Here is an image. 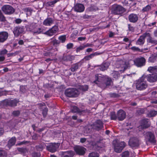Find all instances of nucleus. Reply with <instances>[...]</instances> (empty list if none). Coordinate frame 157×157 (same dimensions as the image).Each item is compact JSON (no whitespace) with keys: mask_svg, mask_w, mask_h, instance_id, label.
Here are the masks:
<instances>
[{"mask_svg":"<svg viewBox=\"0 0 157 157\" xmlns=\"http://www.w3.org/2000/svg\"><path fill=\"white\" fill-rule=\"evenodd\" d=\"M95 78V80L93 81V83L103 89L109 87L113 84L111 78L106 75H96Z\"/></svg>","mask_w":157,"mask_h":157,"instance_id":"nucleus-1","label":"nucleus"},{"mask_svg":"<svg viewBox=\"0 0 157 157\" xmlns=\"http://www.w3.org/2000/svg\"><path fill=\"white\" fill-rule=\"evenodd\" d=\"M129 61L132 60L134 63L138 67H141L144 66L145 64L146 60L143 57H141L134 59V56L129 55Z\"/></svg>","mask_w":157,"mask_h":157,"instance_id":"nucleus-2","label":"nucleus"},{"mask_svg":"<svg viewBox=\"0 0 157 157\" xmlns=\"http://www.w3.org/2000/svg\"><path fill=\"white\" fill-rule=\"evenodd\" d=\"M144 76H143L136 81V88L137 90H143L147 88L148 84L146 82L144 81Z\"/></svg>","mask_w":157,"mask_h":157,"instance_id":"nucleus-3","label":"nucleus"},{"mask_svg":"<svg viewBox=\"0 0 157 157\" xmlns=\"http://www.w3.org/2000/svg\"><path fill=\"white\" fill-rule=\"evenodd\" d=\"M125 10V9L122 6L117 4L113 5L111 8V12L115 14L121 15L124 13Z\"/></svg>","mask_w":157,"mask_h":157,"instance_id":"nucleus-4","label":"nucleus"},{"mask_svg":"<svg viewBox=\"0 0 157 157\" xmlns=\"http://www.w3.org/2000/svg\"><path fill=\"white\" fill-rule=\"evenodd\" d=\"M66 96L69 97H75L77 96L79 94L78 90L75 88H68L65 91Z\"/></svg>","mask_w":157,"mask_h":157,"instance_id":"nucleus-5","label":"nucleus"},{"mask_svg":"<svg viewBox=\"0 0 157 157\" xmlns=\"http://www.w3.org/2000/svg\"><path fill=\"white\" fill-rule=\"evenodd\" d=\"M128 144L132 148H136L139 146L140 141L138 138L132 137L130 138Z\"/></svg>","mask_w":157,"mask_h":157,"instance_id":"nucleus-6","label":"nucleus"},{"mask_svg":"<svg viewBox=\"0 0 157 157\" xmlns=\"http://www.w3.org/2000/svg\"><path fill=\"white\" fill-rule=\"evenodd\" d=\"M2 10L6 14L11 15L15 12V9L11 6L5 5L2 7Z\"/></svg>","mask_w":157,"mask_h":157,"instance_id":"nucleus-7","label":"nucleus"},{"mask_svg":"<svg viewBox=\"0 0 157 157\" xmlns=\"http://www.w3.org/2000/svg\"><path fill=\"white\" fill-rule=\"evenodd\" d=\"M126 146V144L124 141L117 143L114 145V151L117 153H120Z\"/></svg>","mask_w":157,"mask_h":157,"instance_id":"nucleus-8","label":"nucleus"},{"mask_svg":"<svg viewBox=\"0 0 157 157\" xmlns=\"http://www.w3.org/2000/svg\"><path fill=\"white\" fill-rule=\"evenodd\" d=\"M103 123L100 120H97L92 125L93 128L97 131L101 129L103 127Z\"/></svg>","mask_w":157,"mask_h":157,"instance_id":"nucleus-9","label":"nucleus"},{"mask_svg":"<svg viewBox=\"0 0 157 157\" xmlns=\"http://www.w3.org/2000/svg\"><path fill=\"white\" fill-rule=\"evenodd\" d=\"M146 139L152 143H155L156 142L154 134L151 132H146L144 135Z\"/></svg>","mask_w":157,"mask_h":157,"instance_id":"nucleus-10","label":"nucleus"},{"mask_svg":"<svg viewBox=\"0 0 157 157\" xmlns=\"http://www.w3.org/2000/svg\"><path fill=\"white\" fill-rule=\"evenodd\" d=\"M59 144L58 143H51L46 146L47 149L51 152L56 151L59 147Z\"/></svg>","mask_w":157,"mask_h":157,"instance_id":"nucleus-11","label":"nucleus"},{"mask_svg":"<svg viewBox=\"0 0 157 157\" xmlns=\"http://www.w3.org/2000/svg\"><path fill=\"white\" fill-rule=\"evenodd\" d=\"M76 153L79 155H83L85 153L86 149L83 147L77 146L74 147Z\"/></svg>","mask_w":157,"mask_h":157,"instance_id":"nucleus-12","label":"nucleus"},{"mask_svg":"<svg viewBox=\"0 0 157 157\" xmlns=\"http://www.w3.org/2000/svg\"><path fill=\"white\" fill-rule=\"evenodd\" d=\"M59 30L58 27L57 26L55 25L49 30L46 32L44 34L49 36H52L58 32Z\"/></svg>","mask_w":157,"mask_h":157,"instance_id":"nucleus-13","label":"nucleus"},{"mask_svg":"<svg viewBox=\"0 0 157 157\" xmlns=\"http://www.w3.org/2000/svg\"><path fill=\"white\" fill-rule=\"evenodd\" d=\"M24 31V28L23 27L17 26L14 28L13 32L15 36L17 37Z\"/></svg>","mask_w":157,"mask_h":157,"instance_id":"nucleus-14","label":"nucleus"},{"mask_svg":"<svg viewBox=\"0 0 157 157\" xmlns=\"http://www.w3.org/2000/svg\"><path fill=\"white\" fill-rule=\"evenodd\" d=\"M19 102L18 100L14 99L13 100L7 99L4 101V103L7 105L14 106L17 105V103Z\"/></svg>","mask_w":157,"mask_h":157,"instance_id":"nucleus-15","label":"nucleus"},{"mask_svg":"<svg viewBox=\"0 0 157 157\" xmlns=\"http://www.w3.org/2000/svg\"><path fill=\"white\" fill-rule=\"evenodd\" d=\"M150 125L149 120L147 119L142 120L141 122V125L139 126V128H148Z\"/></svg>","mask_w":157,"mask_h":157,"instance_id":"nucleus-16","label":"nucleus"},{"mask_svg":"<svg viewBox=\"0 0 157 157\" xmlns=\"http://www.w3.org/2000/svg\"><path fill=\"white\" fill-rule=\"evenodd\" d=\"M146 37V36L145 33L140 37L136 41V44L140 45H143L144 43L145 38Z\"/></svg>","mask_w":157,"mask_h":157,"instance_id":"nucleus-17","label":"nucleus"},{"mask_svg":"<svg viewBox=\"0 0 157 157\" xmlns=\"http://www.w3.org/2000/svg\"><path fill=\"white\" fill-rule=\"evenodd\" d=\"M74 9L76 12H82L84 11L85 7L82 4H77L74 6Z\"/></svg>","mask_w":157,"mask_h":157,"instance_id":"nucleus-18","label":"nucleus"},{"mask_svg":"<svg viewBox=\"0 0 157 157\" xmlns=\"http://www.w3.org/2000/svg\"><path fill=\"white\" fill-rule=\"evenodd\" d=\"M147 79L148 81L151 82H156L157 80V73L149 75L147 76Z\"/></svg>","mask_w":157,"mask_h":157,"instance_id":"nucleus-19","label":"nucleus"},{"mask_svg":"<svg viewBox=\"0 0 157 157\" xmlns=\"http://www.w3.org/2000/svg\"><path fill=\"white\" fill-rule=\"evenodd\" d=\"M117 118L119 121L123 120L125 117V112L122 110H120L117 113Z\"/></svg>","mask_w":157,"mask_h":157,"instance_id":"nucleus-20","label":"nucleus"},{"mask_svg":"<svg viewBox=\"0 0 157 157\" xmlns=\"http://www.w3.org/2000/svg\"><path fill=\"white\" fill-rule=\"evenodd\" d=\"M75 154L74 152L71 150L62 152L61 153L62 157H73Z\"/></svg>","mask_w":157,"mask_h":157,"instance_id":"nucleus-21","label":"nucleus"},{"mask_svg":"<svg viewBox=\"0 0 157 157\" xmlns=\"http://www.w3.org/2000/svg\"><path fill=\"white\" fill-rule=\"evenodd\" d=\"M8 37V33L6 32H0V42H3L5 41Z\"/></svg>","mask_w":157,"mask_h":157,"instance_id":"nucleus-22","label":"nucleus"},{"mask_svg":"<svg viewBox=\"0 0 157 157\" xmlns=\"http://www.w3.org/2000/svg\"><path fill=\"white\" fill-rule=\"evenodd\" d=\"M37 27L36 25L34 23H32L25 26L26 30L33 33L34 30Z\"/></svg>","mask_w":157,"mask_h":157,"instance_id":"nucleus-23","label":"nucleus"},{"mask_svg":"<svg viewBox=\"0 0 157 157\" xmlns=\"http://www.w3.org/2000/svg\"><path fill=\"white\" fill-rule=\"evenodd\" d=\"M54 20L51 17H48L44 20L43 24L46 26H50L53 24L54 22Z\"/></svg>","mask_w":157,"mask_h":157,"instance_id":"nucleus-24","label":"nucleus"},{"mask_svg":"<svg viewBox=\"0 0 157 157\" xmlns=\"http://www.w3.org/2000/svg\"><path fill=\"white\" fill-rule=\"evenodd\" d=\"M128 18L129 21L133 23H135L136 22L138 19V17L137 15L136 14L133 13L130 14Z\"/></svg>","mask_w":157,"mask_h":157,"instance_id":"nucleus-25","label":"nucleus"},{"mask_svg":"<svg viewBox=\"0 0 157 157\" xmlns=\"http://www.w3.org/2000/svg\"><path fill=\"white\" fill-rule=\"evenodd\" d=\"M16 140V139L15 137H12L8 141L6 146L10 149L12 146L15 144Z\"/></svg>","mask_w":157,"mask_h":157,"instance_id":"nucleus-26","label":"nucleus"},{"mask_svg":"<svg viewBox=\"0 0 157 157\" xmlns=\"http://www.w3.org/2000/svg\"><path fill=\"white\" fill-rule=\"evenodd\" d=\"M75 56L71 55H68L64 56L63 58V60L65 61H71L74 60L75 59Z\"/></svg>","mask_w":157,"mask_h":157,"instance_id":"nucleus-27","label":"nucleus"},{"mask_svg":"<svg viewBox=\"0 0 157 157\" xmlns=\"http://www.w3.org/2000/svg\"><path fill=\"white\" fill-rule=\"evenodd\" d=\"M157 60V53H154L151 55L149 57L148 62L151 63L155 62Z\"/></svg>","mask_w":157,"mask_h":157,"instance_id":"nucleus-28","label":"nucleus"},{"mask_svg":"<svg viewBox=\"0 0 157 157\" xmlns=\"http://www.w3.org/2000/svg\"><path fill=\"white\" fill-rule=\"evenodd\" d=\"M146 37H147V41L149 43H151L152 44H155L157 42L151 36V35L148 33H146Z\"/></svg>","mask_w":157,"mask_h":157,"instance_id":"nucleus-29","label":"nucleus"},{"mask_svg":"<svg viewBox=\"0 0 157 157\" xmlns=\"http://www.w3.org/2000/svg\"><path fill=\"white\" fill-rule=\"evenodd\" d=\"M99 54L97 52H95L94 53L91 54L89 55L85 56L84 58V59L85 60H89L92 59L95 56H97Z\"/></svg>","mask_w":157,"mask_h":157,"instance_id":"nucleus-30","label":"nucleus"},{"mask_svg":"<svg viewBox=\"0 0 157 157\" xmlns=\"http://www.w3.org/2000/svg\"><path fill=\"white\" fill-rule=\"evenodd\" d=\"M80 64V63H78L72 65L70 69L71 70L72 72L76 71L78 69Z\"/></svg>","mask_w":157,"mask_h":157,"instance_id":"nucleus-31","label":"nucleus"},{"mask_svg":"<svg viewBox=\"0 0 157 157\" xmlns=\"http://www.w3.org/2000/svg\"><path fill=\"white\" fill-rule=\"evenodd\" d=\"M109 65V63H103L100 66V69L102 71H104L107 69Z\"/></svg>","mask_w":157,"mask_h":157,"instance_id":"nucleus-32","label":"nucleus"},{"mask_svg":"<svg viewBox=\"0 0 157 157\" xmlns=\"http://www.w3.org/2000/svg\"><path fill=\"white\" fill-rule=\"evenodd\" d=\"M157 114V111L154 110H151L147 113V116L149 117H154Z\"/></svg>","mask_w":157,"mask_h":157,"instance_id":"nucleus-33","label":"nucleus"},{"mask_svg":"<svg viewBox=\"0 0 157 157\" xmlns=\"http://www.w3.org/2000/svg\"><path fill=\"white\" fill-rule=\"evenodd\" d=\"M71 111L73 113H80L84 111L83 110H80L78 107L75 106L72 107L71 109Z\"/></svg>","mask_w":157,"mask_h":157,"instance_id":"nucleus-34","label":"nucleus"},{"mask_svg":"<svg viewBox=\"0 0 157 157\" xmlns=\"http://www.w3.org/2000/svg\"><path fill=\"white\" fill-rule=\"evenodd\" d=\"M147 71L151 73L157 72V66L149 67L148 68Z\"/></svg>","mask_w":157,"mask_h":157,"instance_id":"nucleus-35","label":"nucleus"},{"mask_svg":"<svg viewBox=\"0 0 157 157\" xmlns=\"http://www.w3.org/2000/svg\"><path fill=\"white\" fill-rule=\"evenodd\" d=\"M43 31V29L41 28H37V27L36 28H35V29L34 30L33 32V33L34 34H39L41 33Z\"/></svg>","mask_w":157,"mask_h":157,"instance_id":"nucleus-36","label":"nucleus"},{"mask_svg":"<svg viewBox=\"0 0 157 157\" xmlns=\"http://www.w3.org/2000/svg\"><path fill=\"white\" fill-rule=\"evenodd\" d=\"M59 1V0H55L51 2H47L46 5L47 6L53 7L54 6V4Z\"/></svg>","mask_w":157,"mask_h":157,"instance_id":"nucleus-37","label":"nucleus"},{"mask_svg":"<svg viewBox=\"0 0 157 157\" xmlns=\"http://www.w3.org/2000/svg\"><path fill=\"white\" fill-rule=\"evenodd\" d=\"M6 152L3 150H0V157H7Z\"/></svg>","mask_w":157,"mask_h":157,"instance_id":"nucleus-38","label":"nucleus"},{"mask_svg":"<svg viewBox=\"0 0 157 157\" xmlns=\"http://www.w3.org/2000/svg\"><path fill=\"white\" fill-rule=\"evenodd\" d=\"M112 75L114 78L117 79L120 76V74L118 71H114L112 73Z\"/></svg>","mask_w":157,"mask_h":157,"instance_id":"nucleus-39","label":"nucleus"},{"mask_svg":"<svg viewBox=\"0 0 157 157\" xmlns=\"http://www.w3.org/2000/svg\"><path fill=\"white\" fill-rule=\"evenodd\" d=\"M99 154L96 152H94L89 154L88 157H99Z\"/></svg>","mask_w":157,"mask_h":157,"instance_id":"nucleus-40","label":"nucleus"},{"mask_svg":"<svg viewBox=\"0 0 157 157\" xmlns=\"http://www.w3.org/2000/svg\"><path fill=\"white\" fill-rule=\"evenodd\" d=\"M111 119L112 120H116L117 118V115H116L115 112H111L110 115Z\"/></svg>","mask_w":157,"mask_h":157,"instance_id":"nucleus-41","label":"nucleus"},{"mask_svg":"<svg viewBox=\"0 0 157 157\" xmlns=\"http://www.w3.org/2000/svg\"><path fill=\"white\" fill-rule=\"evenodd\" d=\"M6 18L2 13L1 10H0V21H6Z\"/></svg>","mask_w":157,"mask_h":157,"instance_id":"nucleus-42","label":"nucleus"},{"mask_svg":"<svg viewBox=\"0 0 157 157\" xmlns=\"http://www.w3.org/2000/svg\"><path fill=\"white\" fill-rule=\"evenodd\" d=\"M18 151L21 153H24L26 152L27 150L25 148H18Z\"/></svg>","mask_w":157,"mask_h":157,"instance_id":"nucleus-43","label":"nucleus"},{"mask_svg":"<svg viewBox=\"0 0 157 157\" xmlns=\"http://www.w3.org/2000/svg\"><path fill=\"white\" fill-rule=\"evenodd\" d=\"M24 11L27 13V15L30 14L32 10L30 8H27L24 9Z\"/></svg>","mask_w":157,"mask_h":157,"instance_id":"nucleus-44","label":"nucleus"},{"mask_svg":"<svg viewBox=\"0 0 157 157\" xmlns=\"http://www.w3.org/2000/svg\"><path fill=\"white\" fill-rule=\"evenodd\" d=\"M66 38V36L65 35L61 36L59 37V39L63 43L65 42Z\"/></svg>","mask_w":157,"mask_h":157,"instance_id":"nucleus-45","label":"nucleus"},{"mask_svg":"<svg viewBox=\"0 0 157 157\" xmlns=\"http://www.w3.org/2000/svg\"><path fill=\"white\" fill-rule=\"evenodd\" d=\"M151 9V7L147 5L146 6V7H144L142 10L144 12L147 11H149Z\"/></svg>","mask_w":157,"mask_h":157,"instance_id":"nucleus-46","label":"nucleus"},{"mask_svg":"<svg viewBox=\"0 0 157 157\" xmlns=\"http://www.w3.org/2000/svg\"><path fill=\"white\" fill-rule=\"evenodd\" d=\"M40 154L39 152H34L32 154V157H40Z\"/></svg>","mask_w":157,"mask_h":157,"instance_id":"nucleus-47","label":"nucleus"},{"mask_svg":"<svg viewBox=\"0 0 157 157\" xmlns=\"http://www.w3.org/2000/svg\"><path fill=\"white\" fill-rule=\"evenodd\" d=\"M45 144H43L42 145H39L36 146V149L39 151H41L42 150L43 148L44 147Z\"/></svg>","mask_w":157,"mask_h":157,"instance_id":"nucleus-48","label":"nucleus"},{"mask_svg":"<svg viewBox=\"0 0 157 157\" xmlns=\"http://www.w3.org/2000/svg\"><path fill=\"white\" fill-rule=\"evenodd\" d=\"M84 48V47L83 46V45L79 46L76 48V51L77 52H79L80 51L83 49Z\"/></svg>","mask_w":157,"mask_h":157,"instance_id":"nucleus-49","label":"nucleus"},{"mask_svg":"<svg viewBox=\"0 0 157 157\" xmlns=\"http://www.w3.org/2000/svg\"><path fill=\"white\" fill-rule=\"evenodd\" d=\"M8 52V51L6 49H4L3 50L0 51V55H3L6 54Z\"/></svg>","mask_w":157,"mask_h":157,"instance_id":"nucleus-50","label":"nucleus"},{"mask_svg":"<svg viewBox=\"0 0 157 157\" xmlns=\"http://www.w3.org/2000/svg\"><path fill=\"white\" fill-rule=\"evenodd\" d=\"M52 44H53L54 46H56V45L59 44L58 40L55 39L53 40L51 42Z\"/></svg>","mask_w":157,"mask_h":157,"instance_id":"nucleus-51","label":"nucleus"},{"mask_svg":"<svg viewBox=\"0 0 157 157\" xmlns=\"http://www.w3.org/2000/svg\"><path fill=\"white\" fill-rule=\"evenodd\" d=\"M20 113V112L18 110L15 111L13 112V114L15 116H18Z\"/></svg>","mask_w":157,"mask_h":157,"instance_id":"nucleus-52","label":"nucleus"},{"mask_svg":"<svg viewBox=\"0 0 157 157\" xmlns=\"http://www.w3.org/2000/svg\"><path fill=\"white\" fill-rule=\"evenodd\" d=\"M48 111V109L47 108H44L43 111L42 113L44 117H45L47 114Z\"/></svg>","mask_w":157,"mask_h":157,"instance_id":"nucleus-53","label":"nucleus"},{"mask_svg":"<svg viewBox=\"0 0 157 157\" xmlns=\"http://www.w3.org/2000/svg\"><path fill=\"white\" fill-rule=\"evenodd\" d=\"M81 89L83 91H86L88 89V86L87 85L82 86L81 87Z\"/></svg>","mask_w":157,"mask_h":157,"instance_id":"nucleus-54","label":"nucleus"},{"mask_svg":"<svg viewBox=\"0 0 157 157\" xmlns=\"http://www.w3.org/2000/svg\"><path fill=\"white\" fill-rule=\"evenodd\" d=\"M26 89L25 86H20V91L22 93H24L25 92Z\"/></svg>","mask_w":157,"mask_h":157,"instance_id":"nucleus-55","label":"nucleus"},{"mask_svg":"<svg viewBox=\"0 0 157 157\" xmlns=\"http://www.w3.org/2000/svg\"><path fill=\"white\" fill-rule=\"evenodd\" d=\"M73 46V44L72 43H70L67 44V48L68 49H70L72 48Z\"/></svg>","mask_w":157,"mask_h":157,"instance_id":"nucleus-56","label":"nucleus"},{"mask_svg":"<svg viewBox=\"0 0 157 157\" xmlns=\"http://www.w3.org/2000/svg\"><path fill=\"white\" fill-rule=\"evenodd\" d=\"M122 157H128V151L124 152L121 154Z\"/></svg>","mask_w":157,"mask_h":157,"instance_id":"nucleus-57","label":"nucleus"},{"mask_svg":"<svg viewBox=\"0 0 157 157\" xmlns=\"http://www.w3.org/2000/svg\"><path fill=\"white\" fill-rule=\"evenodd\" d=\"M29 143V141H24L21 142H20L17 144V145H21L23 144H26Z\"/></svg>","mask_w":157,"mask_h":157,"instance_id":"nucleus-58","label":"nucleus"},{"mask_svg":"<svg viewBox=\"0 0 157 157\" xmlns=\"http://www.w3.org/2000/svg\"><path fill=\"white\" fill-rule=\"evenodd\" d=\"M91 131V130L90 128L87 127H85L84 129V132L86 133L90 132Z\"/></svg>","mask_w":157,"mask_h":157,"instance_id":"nucleus-59","label":"nucleus"},{"mask_svg":"<svg viewBox=\"0 0 157 157\" xmlns=\"http://www.w3.org/2000/svg\"><path fill=\"white\" fill-rule=\"evenodd\" d=\"M132 49L133 50H136L139 51H140L141 52H143V50H142L141 51H140V49L138 48H136L135 47H133L132 48Z\"/></svg>","mask_w":157,"mask_h":157,"instance_id":"nucleus-60","label":"nucleus"},{"mask_svg":"<svg viewBox=\"0 0 157 157\" xmlns=\"http://www.w3.org/2000/svg\"><path fill=\"white\" fill-rule=\"evenodd\" d=\"M128 29L129 31L133 32L134 30V28L133 27L131 26L130 25H128Z\"/></svg>","mask_w":157,"mask_h":157,"instance_id":"nucleus-61","label":"nucleus"},{"mask_svg":"<svg viewBox=\"0 0 157 157\" xmlns=\"http://www.w3.org/2000/svg\"><path fill=\"white\" fill-rule=\"evenodd\" d=\"M22 21V20L19 18L17 19H16L15 20V22L17 24H19Z\"/></svg>","mask_w":157,"mask_h":157,"instance_id":"nucleus-62","label":"nucleus"},{"mask_svg":"<svg viewBox=\"0 0 157 157\" xmlns=\"http://www.w3.org/2000/svg\"><path fill=\"white\" fill-rule=\"evenodd\" d=\"M86 38V37H78V40L79 41H82L83 40H85Z\"/></svg>","mask_w":157,"mask_h":157,"instance_id":"nucleus-63","label":"nucleus"},{"mask_svg":"<svg viewBox=\"0 0 157 157\" xmlns=\"http://www.w3.org/2000/svg\"><path fill=\"white\" fill-rule=\"evenodd\" d=\"M86 139L85 138H81L80 140V142L83 143H84L86 140Z\"/></svg>","mask_w":157,"mask_h":157,"instance_id":"nucleus-64","label":"nucleus"}]
</instances>
